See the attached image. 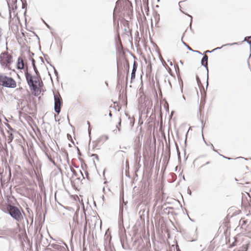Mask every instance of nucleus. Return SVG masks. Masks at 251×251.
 Returning <instances> with one entry per match:
<instances>
[{"label": "nucleus", "mask_w": 251, "mask_h": 251, "mask_svg": "<svg viewBox=\"0 0 251 251\" xmlns=\"http://www.w3.org/2000/svg\"><path fill=\"white\" fill-rule=\"evenodd\" d=\"M46 155H47V156L48 157L49 160H50V162H51L54 166H56V164L54 161V160L52 159L51 157L50 156V155H49L47 153H46Z\"/></svg>", "instance_id": "nucleus-19"}, {"label": "nucleus", "mask_w": 251, "mask_h": 251, "mask_svg": "<svg viewBox=\"0 0 251 251\" xmlns=\"http://www.w3.org/2000/svg\"><path fill=\"white\" fill-rule=\"evenodd\" d=\"M220 154V155L222 156L223 157H224L225 158H226V157L225 156H224L223 155H222V154Z\"/></svg>", "instance_id": "nucleus-50"}, {"label": "nucleus", "mask_w": 251, "mask_h": 251, "mask_svg": "<svg viewBox=\"0 0 251 251\" xmlns=\"http://www.w3.org/2000/svg\"><path fill=\"white\" fill-rule=\"evenodd\" d=\"M31 54L32 56H34V53H33V52H31Z\"/></svg>", "instance_id": "nucleus-58"}, {"label": "nucleus", "mask_w": 251, "mask_h": 251, "mask_svg": "<svg viewBox=\"0 0 251 251\" xmlns=\"http://www.w3.org/2000/svg\"><path fill=\"white\" fill-rule=\"evenodd\" d=\"M0 181L1 184H2V183H3V176H2V173H1L0 171Z\"/></svg>", "instance_id": "nucleus-30"}, {"label": "nucleus", "mask_w": 251, "mask_h": 251, "mask_svg": "<svg viewBox=\"0 0 251 251\" xmlns=\"http://www.w3.org/2000/svg\"><path fill=\"white\" fill-rule=\"evenodd\" d=\"M8 133V136L7 137V142L8 144L10 143L14 139V135L12 132H10L9 131H7Z\"/></svg>", "instance_id": "nucleus-13"}, {"label": "nucleus", "mask_w": 251, "mask_h": 251, "mask_svg": "<svg viewBox=\"0 0 251 251\" xmlns=\"http://www.w3.org/2000/svg\"><path fill=\"white\" fill-rule=\"evenodd\" d=\"M36 177L39 181V185L40 188H42V185H43V182L42 180V176H41L39 175H36Z\"/></svg>", "instance_id": "nucleus-16"}, {"label": "nucleus", "mask_w": 251, "mask_h": 251, "mask_svg": "<svg viewBox=\"0 0 251 251\" xmlns=\"http://www.w3.org/2000/svg\"><path fill=\"white\" fill-rule=\"evenodd\" d=\"M121 119L119 118V122H118V125L116 126L117 128H118V131H120V128L119 126H121Z\"/></svg>", "instance_id": "nucleus-26"}, {"label": "nucleus", "mask_w": 251, "mask_h": 251, "mask_svg": "<svg viewBox=\"0 0 251 251\" xmlns=\"http://www.w3.org/2000/svg\"><path fill=\"white\" fill-rule=\"evenodd\" d=\"M191 18V21L190 23V28L191 30H192V16L191 15H188Z\"/></svg>", "instance_id": "nucleus-34"}, {"label": "nucleus", "mask_w": 251, "mask_h": 251, "mask_svg": "<svg viewBox=\"0 0 251 251\" xmlns=\"http://www.w3.org/2000/svg\"><path fill=\"white\" fill-rule=\"evenodd\" d=\"M105 138L106 140H107L109 138L108 136V135H105Z\"/></svg>", "instance_id": "nucleus-48"}, {"label": "nucleus", "mask_w": 251, "mask_h": 251, "mask_svg": "<svg viewBox=\"0 0 251 251\" xmlns=\"http://www.w3.org/2000/svg\"><path fill=\"white\" fill-rule=\"evenodd\" d=\"M105 85H106V86L107 87L108 86V83L106 81H105Z\"/></svg>", "instance_id": "nucleus-56"}, {"label": "nucleus", "mask_w": 251, "mask_h": 251, "mask_svg": "<svg viewBox=\"0 0 251 251\" xmlns=\"http://www.w3.org/2000/svg\"><path fill=\"white\" fill-rule=\"evenodd\" d=\"M22 3V9H25V11L24 12V14L25 15H26V8H27V3L26 2V0H21V1Z\"/></svg>", "instance_id": "nucleus-15"}, {"label": "nucleus", "mask_w": 251, "mask_h": 251, "mask_svg": "<svg viewBox=\"0 0 251 251\" xmlns=\"http://www.w3.org/2000/svg\"><path fill=\"white\" fill-rule=\"evenodd\" d=\"M187 135H188V132H187L186 133V135H185V142H184V144H185V145H186V141H187Z\"/></svg>", "instance_id": "nucleus-39"}, {"label": "nucleus", "mask_w": 251, "mask_h": 251, "mask_svg": "<svg viewBox=\"0 0 251 251\" xmlns=\"http://www.w3.org/2000/svg\"><path fill=\"white\" fill-rule=\"evenodd\" d=\"M136 166L138 168H140L141 167V164H140V162H136Z\"/></svg>", "instance_id": "nucleus-38"}, {"label": "nucleus", "mask_w": 251, "mask_h": 251, "mask_svg": "<svg viewBox=\"0 0 251 251\" xmlns=\"http://www.w3.org/2000/svg\"><path fill=\"white\" fill-rule=\"evenodd\" d=\"M220 154V155L222 156L223 157H224L225 158H226V157L225 156H224L223 155H222V154Z\"/></svg>", "instance_id": "nucleus-51"}, {"label": "nucleus", "mask_w": 251, "mask_h": 251, "mask_svg": "<svg viewBox=\"0 0 251 251\" xmlns=\"http://www.w3.org/2000/svg\"><path fill=\"white\" fill-rule=\"evenodd\" d=\"M7 209L10 215L16 221L20 222L23 219L20 210L16 207L11 205L7 206Z\"/></svg>", "instance_id": "nucleus-3"}, {"label": "nucleus", "mask_w": 251, "mask_h": 251, "mask_svg": "<svg viewBox=\"0 0 251 251\" xmlns=\"http://www.w3.org/2000/svg\"><path fill=\"white\" fill-rule=\"evenodd\" d=\"M239 158H241L244 159L245 160H247V158H244V157H240Z\"/></svg>", "instance_id": "nucleus-55"}, {"label": "nucleus", "mask_w": 251, "mask_h": 251, "mask_svg": "<svg viewBox=\"0 0 251 251\" xmlns=\"http://www.w3.org/2000/svg\"><path fill=\"white\" fill-rule=\"evenodd\" d=\"M41 53L44 55V56L45 57V59H46V62H47V63L49 64L50 65V64L49 62L48 61V59H49V56L46 54H44L43 53V52L41 51Z\"/></svg>", "instance_id": "nucleus-24"}, {"label": "nucleus", "mask_w": 251, "mask_h": 251, "mask_svg": "<svg viewBox=\"0 0 251 251\" xmlns=\"http://www.w3.org/2000/svg\"><path fill=\"white\" fill-rule=\"evenodd\" d=\"M247 39H251V36H247L244 38V41H246Z\"/></svg>", "instance_id": "nucleus-40"}, {"label": "nucleus", "mask_w": 251, "mask_h": 251, "mask_svg": "<svg viewBox=\"0 0 251 251\" xmlns=\"http://www.w3.org/2000/svg\"><path fill=\"white\" fill-rule=\"evenodd\" d=\"M87 125H88V132L89 134H90V131H91V128H90V123L89 121H87Z\"/></svg>", "instance_id": "nucleus-32"}, {"label": "nucleus", "mask_w": 251, "mask_h": 251, "mask_svg": "<svg viewBox=\"0 0 251 251\" xmlns=\"http://www.w3.org/2000/svg\"><path fill=\"white\" fill-rule=\"evenodd\" d=\"M39 58H40V59L41 60V61L42 63H44V59H43V57H39Z\"/></svg>", "instance_id": "nucleus-43"}, {"label": "nucleus", "mask_w": 251, "mask_h": 251, "mask_svg": "<svg viewBox=\"0 0 251 251\" xmlns=\"http://www.w3.org/2000/svg\"><path fill=\"white\" fill-rule=\"evenodd\" d=\"M50 66L52 67V68L53 69V70H54V74L55 75L58 77V72L56 70V69L55 68L54 66L52 65L51 64H50Z\"/></svg>", "instance_id": "nucleus-25"}, {"label": "nucleus", "mask_w": 251, "mask_h": 251, "mask_svg": "<svg viewBox=\"0 0 251 251\" xmlns=\"http://www.w3.org/2000/svg\"><path fill=\"white\" fill-rule=\"evenodd\" d=\"M0 86L7 88H15L17 86V83L13 77L0 74Z\"/></svg>", "instance_id": "nucleus-2"}, {"label": "nucleus", "mask_w": 251, "mask_h": 251, "mask_svg": "<svg viewBox=\"0 0 251 251\" xmlns=\"http://www.w3.org/2000/svg\"><path fill=\"white\" fill-rule=\"evenodd\" d=\"M137 62L136 61H134L132 66V72L131 74V83L132 82V81L134 80L135 78L136 72L137 71Z\"/></svg>", "instance_id": "nucleus-8"}, {"label": "nucleus", "mask_w": 251, "mask_h": 251, "mask_svg": "<svg viewBox=\"0 0 251 251\" xmlns=\"http://www.w3.org/2000/svg\"><path fill=\"white\" fill-rule=\"evenodd\" d=\"M182 98L184 100H185V98L184 96H182Z\"/></svg>", "instance_id": "nucleus-59"}, {"label": "nucleus", "mask_w": 251, "mask_h": 251, "mask_svg": "<svg viewBox=\"0 0 251 251\" xmlns=\"http://www.w3.org/2000/svg\"><path fill=\"white\" fill-rule=\"evenodd\" d=\"M214 52V50H206V51H205L204 52V53H203V55H205V53H212V52Z\"/></svg>", "instance_id": "nucleus-35"}, {"label": "nucleus", "mask_w": 251, "mask_h": 251, "mask_svg": "<svg viewBox=\"0 0 251 251\" xmlns=\"http://www.w3.org/2000/svg\"><path fill=\"white\" fill-rule=\"evenodd\" d=\"M13 178H18L21 175L20 167L18 165H15L13 171Z\"/></svg>", "instance_id": "nucleus-7"}, {"label": "nucleus", "mask_w": 251, "mask_h": 251, "mask_svg": "<svg viewBox=\"0 0 251 251\" xmlns=\"http://www.w3.org/2000/svg\"><path fill=\"white\" fill-rule=\"evenodd\" d=\"M192 51L194 52H196V53H198V54H201V55H203V53H201V52L200 51H199V50H192Z\"/></svg>", "instance_id": "nucleus-36"}, {"label": "nucleus", "mask_w": 251, "mask_h": 251, "mask_svg": "<svg viewBox=\"0 0 251 251\" xmlns=\"http://www.w3.org/2000/svg\"><path fill=\"white\" fill-rule=\"evenodd\" d=\"M210 145L211 146V149L214 151L217 152V151L214 148L213 145L212 144H210Z\"/></svg>", "instance_id": "nucleus-37"}, {"label": "nucleus", "mask_w": 251, "mask_h": 251, "mask_svg": "<svg viewBox=\"0 0 251 251\" xmlns=\"http://www.w3.org/2000/svg\"><path fill=\"white\" fill-rule=\"evenodd\" d=\"M8 171H9V176L8 177L10 178L11 177L12 175V171L11 168L9 167H8Z\"/></svg>", "instance_id": "nucleus-33"}, {"label": "nucleus", "mask_w": 251, "mask_h": 251, "mask_svg": "<svg viewBox=\"0 0 251 251\" xmlns=\"http://www.w3.org/2000/svg\"><path fill=\"white\" fill-rule=\"evenodd\" d=\"M45 25H46V26H47L49 28H50V26L48 24H47V23H45Z\"/></svg>", "instance_id": "nucleus-46"}, {"label": "nucleus", "mask_w": 251, "mask_h": 251, "mask_svg": "<svg viewBox=\"0 0 251 251\" xmlns=\"http://www.w3.org/2000/svg\"><path fill=\"white\" fill-rule=\"evenodd\" d=\"M201 133H202V138H203V141H204L205 143L206 144V145L208 146L209 145L205 141V139H204L203 135V128H204V124L203 123V121L202 120H201Z\"/></svg>", "instance_id": "nucleus-18"}, {"label": "nucleus", "mask_w": 251, "mask_h": 251, "mask_svg": "<svg viewBox=\"0 0 251 251\" xmlns=\"http://www.w3.org/2000/svg\"><path fill=\"white\" fill-rule=\"evenodd\" d=\"M134 160L136 162H140L141 156L139 151H135L134 153Z\"/></svg>", "instance_id": "nucleus-11"}, {"label": "nucleus", "mask_w": 251, "mask_h": 251, "mask_svg": "<svg viewBox=\"0 0 251 251\" xmlns=\"http://www.w3.org/2000/svg\"><path fill=\"white\" fill-rule=\"evenodd\" d=\"M42 21L43 22V23L45 24V23H46L43 19H42Z\"/></svg>", "instance_id": "nucleus-63"}, {"label": "nucleus", "mask_w": 251, "mask_h": 251, "mask_svg": "<svg viewBox=\"0 0 251 251\" xmlns=\"http://www.w3.org/2000/svg\"><path fill=\"white\" fill-rule=\"evenodd\" d=\"M129 120V123L131 127H133L134 124L135 120L133 118H128Z\"/></svg>", "instance_id": "nucleus-22"}, {"label": "nucleus", "mask_w": 251, "mask_h": 251, "mask_svg": "<svg viewBox=\"0 0 251 251\" xmlns=\"http://www.w3.org/2000/svg\"><path fill=\"white\" fill-rule=\"evenodd\" d=\"M54 96V110L59 114L61 112V106L62 104V100L60 94L56 95L53 92Z\"/></svg>", "instance_id": "nucleus-5"}, {"label": "nucleus", "mask_w": 251, "mask_h": 251, "mask_svg": "<svg viewBox=\"0 0 251 251\" xmlns=\"http://www.w3.org/2000/svg\"><path fill=\"white\" fill-rule=\"evenodd\" d=\"M115 133H117V130H114L113 131Z\"/></svg>", "instance_id": "nucleus-61"}, {"label": "nucleus", "mask_w": 251, "mask_h": 251, "mask_svg": "<svg viewBox=\"0 0 251 251\" xmlns=\"http://www.w3.org/2000/svg\"><path fill=\"white\" fill-rule=\"evenodd\" d=\"M17 0H13L11 2V6H12V9L11 10H13V12H15V10L17 9Z\"/></svg>", "instance_id": "nucleus-14"}, {"label": "nucleus", "mask_w": 251, "mask_h": 251, "mask_svg": "<svg viewBox=\"0 0 251 251\" xmlns=\"http://www.w3.org/2000/svg\"><path fill=\"white\" fill-rule=\"evenodd\" d=\"M179 63L181 64V65H183V62L182 60H180L179 61Z\"/></svg>", "instance_id": "nucleus-47"}, {"label": "nucleus", "mask_w": 251, "mask_h": 251, "mask_svg": "<svg viewBox=\"0 0 251 251\" xmlns=\"http://www.w3.org/2000/svg\"><path fill=\"white\" fill-rule=\"evenodd\" d=\"M80 173H81V175L83 176V174H82V173L81 172V171H80Z\"/></svg>", "instance_id": "nucleus-62"}, {"label": "nucleus", "mask_w": 251, "mask_h": 251, "mask_svg": "<svg viewBox=\"0 0 251 251\" xmlns=\"http://www.w3.org/2000/svg\"><path fill=\"white\" fill-rule=\"evenodd\" d=\"M91 156L94 157L95 159H96L98 161H99V157L97 154H92Z\"/></svg>", "instance_id": "nucleus-29"}, {"label": "nucleus", "mask_w": 251, "mask_h": 251, "mask_svg": "<svg viewBox=\"0 0 251 251\" xmlns=\"http://www.w3.org/2000/svg\"><path fill=\"white\" fill-rule=\"evenodd\" d=\"M184 34V33H183L182 37H183ZM182 38L183 37L181 38V42H182V43L183 44V45H184L187 48V49L188 50L192 51V48L188 44H187L185 42H184L183 41Z\"/></svg>", "instance_id": "nucleus-20"}, {"label": "nucleus", "mask_w": 251, "mask_h": 251, "mask_svg": "<svg viewBox=\"0 0 251 251\" xmlns=\"http://www.w3.org/2000/svg\"><path fill=\"white\" fill-rule=\"evenodd\" d=\"M86 226H87V224H86L85 226L84 231H85L86 230Z\"/></svg>", "instance_id": "nucleus-54"}, {"label": "nucleus", "mask_w": 251, "mask_h": 251, "mask_svg": "<svg viewBox=\"0 0 251 251\" xmlns=\"http://www.w3.org/2000/svg\"><path fill=\"white\" fill-rule=\"evenodd\" d=\"M197 81L198 83L200 82V79L198 76H197Z\"/></svg>", "instance_id": "nucleus-44"}, {"label": "nucleus", "mask_w": 251, "mask_h": 251, "mask_svg": "<svg viewBox=\"0 0 251 251\" xmlns=\"http://www.w3.org/2000/svg\"><path fill=\"white\" fill-rule=\"evenodd\" d=\"M208 57L206 55H204L202 58L201 62V65L204 67L207 71V82H206V87L208 85Z\"/></svg>", "instance_id": "nucleus-6"}, {"label": "nucleus", "mask_w": 251, "mask_h": 251, "mask_svg": "<svg viewBox=\"0 0 251 251\" xmlns=\"http://www.w3.org/2000/svg\"><path fill=\"white\" fill-rule=\"evenodd\" d=\"M70 169H71V171L72 172L73 175H74L75 176H76L77 175V173L73 168L71 167Z\"/></svg>", "instance_id": "nucleus-28"}, {"label": "nucleus", "mask_w": 251, "mask_h": 251, "mask_svg": "<svg viewBox=\"0 0 251 251\" xmlns=\"http://www.w3.org/2000/svg\"><path fill=\"white\" fill-rule=\"evenodd\" d=\"M66 155H67V159L68 160V153H67V152H66Z\"/></svg>", "instance_id": "nucleus-60"}, {"label": "nucleus", "mask_w": 251, "mask_h": 251, "mask_svg": "<svg viewBox=\"0 0 251 251\" xmlns=\"http://www.w3.org/2000/svg\"><path fill=\"white\" fill-rule=\"evenodd\" d=\"M67 121H68V122H69V125H70V126H72V125H71V124H70V120H69V116H67Z\"/></svg>", "instance_id": "nucleus-42"}, {"label": "nucleus", "mask_w": 251, "mask_h": 251, "mask_svg": "<svg viewBox=\"0 0 251 251\" xmlns=\"http://www.w3.org/2000/svg\"><path fill=\"white\" fill-rule=\"evenodd\" d=\"M108 115L110 117H112V114L111 111L109 110Z\"/></svg>", "instance_id": "nucleus-41"}, {"label": "nucleus", "mask_w": 251, "mask_h": 251, "mask_svg": "<svg viewBox=\"0 0 251 251\" xmlns=\"http://www.w3.org/2000/svg\"><path fill=\"white\" fill-rule=\"evenodd\" d=\"M235 44H237V43H228V44H226L225 45H223V46H222L221 47H217V48H215L214 49H213L214 50V51L215 50H219L220 49H221L223 47H225V46H231V45H235Z\"/></svg>", "instance_id": "nucleus-17"}, {"label": "nucleus", "mask_w": 251, "mask_h": 251, "mask_svg": "<svg viewBox=\"0 0 251 251\" xmlns=\"http://www.w3.org/2000/svg\"><path fill=\"white\" fill-rule=\"evenodd\" d=\"M0 145L2 147V150H4V147L2 146V145L0 143Z\"/></svg>", "instance_id": "nucleus-52"}, {"label": "nucleus", "mask_w": 251, "mask_h": 251, "mask_svg": "<svg viewBox=\"0 0 251 251\" xmlns=\"http://www.w3.org/2000/svg\"><path fill=\"white\" fill-rule=\"evenodd\" d=\"M35 75H33L28 71V67L25 69V75L30 90L35 97H37L41 93L40 89L43 86L40 73L36 66L32 67Z\"/></svg>", "instance_id": "nucleus-1"}, {"label": "nucleus", "mask_w": 251, "mask_h": 251, "mask_svg": "<svg viewBox=\"0 0 251 251\" xmlns=\"http://www.w3.org/2000/svg\"><path fill=\"white\" fill-rule=\"evenodd\" d=\"M209 163H210V162H209V161H207V162L205 163V165H208V164H209Z\"/></svg>", "instance_id": "nucleus-49"}, {"label": "nucleus", "mask_w": 251, "mask_h": 251, "mask_svg": "<svg viewBox=\"0 0 251 251\" xmlns=\"http://www.w3.org/2000/svg\"><path fill=\"white\" fill-rule=\"evenodd\" d=\"M246 41L247 42V43L250 45V52H251V53H250V55H249V58H250V57H251V42H250L249 40H247V39H246Z\"/></svg>", "instance_id": "nucleus-31"}, {"label": "nucleus", "mask_w": 251, "mask_h": 251, "mask_svg": "<svg viewBox=\"0 0 251 251\" xmlns=\"http://www.w3.org/2000/svg\"><path fill=\"white\" fill-rule=\"evenodd\" d=\"M8 9H9V22H10L12 19L11 8V6L9 5L8 2Z\"/></svg>", "instance_id": "nucleus-21"}, {"label": "nucleus", "mask_w": 251, "mask_h": 251, "mask_svg": "<svg viewBox=\"0 0 251 251\" xmlns=\"http://www.w3.org/2000/svg\"><path fill=\"white\" fill-rule=\"evenodd\" d=\"M201 107H200V108H199V111H200V116H201Z\"/></svg>", "instance_id": "nucleus-53"}, {"label": "nucleus", "mask_w": 251, "mask_h": 251, "mask_svg": "<svg viewBox=\"0 0 251 251\" xmlns=\"http://www.w3.org/2000/svg\"><path fill=\"white\" fill-rule=\"evenodd\" d=\"M121 0H118L116 2V5H115V8L113 11V22H114V24L115 23V19H116V15H115L116 10L118 8H120V7H121Z\"/></svg>", "instance_id": "nucleus-10"}, {"label": "nucleus", "mask_w": 251, "mask_h": 251, "mask_svg": "<svg viewBox=\"0 0 251 251\" xmlns=\"http://www.w3.org/2000/svg\"><path fill=\"white\" fill-rule=\"evenodd\" d=\"M29 60L31 62L32 67L36 66L35 65V60L33 58H32L31 57H29Z\"/></svg>", "instance_id": "nucleus-23"}, {"label": "nucleus", "mask_w": 251, "mask_h": 251, "mask_svg": "<svg viewBox=\"0 0 251 251\" xmlns=\"http://www.w3.org/2000/svg\"><path fill=\"white\" fill-rule=\"evenodd\" d=\"M54 119H55V121L56 122H57V121H59V120H57V119H56V115L55 114H54Z\"/></svg>", "instance_id": "nucleus-45"}, {"label": "nucleus", "mask_w": 251, "mask_h": 251, "mask_svg": "<svg viewBox=\"0 0 251 251\" xmlns=\"http://www.w3.org/2000/svg\"><path fill=\"white\" fill-rule=\"evenodd\" d=\"M25 66L24 61L21 57H19L17 60V68L18 70H24L25 71Z\"/></svg>", "instance_id": "nucleus-9"}, {"label": "nucleus", "mask_w": 251, "mask_h": 251, "mask_svg": "<svg viewBox=\"0 0 251 251\" xmlns=\"http://www.w3.org/2000/svg\"><path fill=\"white\" fill-rule=\"evenodd\" d=\"M226 159H228V160L231 159V158L227 157H226Z\"/></svg>", "instance_id": "nucleus-57"}, {"label": "nucleus", "mask_w": 251, "mask_h": 251, "mask_svg": "<svg viewBox=\"0 0 251 251\" xmlns=\"http://www.w3.org/2000/svg\"><path fill=\"white\" fill-rule=\"evenodd\" d=\"M6 126L9 130L11 131H15V129L11 127L9 124H7Z\"/></svg>", "instance_id": "nucleus-27"}, {"label": "nucleus", "mask_w": 251, "mask_h": 251, "mask_svg": "<svg viewBox=\"0 0 251 251\" xmlns=\"http://www.w3.org/2000/svg\"><path fill=\"white\" fill-rule=\"evenodd\" d=\"M13 57L7 52H2L0 55V64L2 66L8 68L12 62Z\"/></svg>", "instance_id": "nucleus-4"}, {"label": "nucleus", "mask_w": 251, "mask_h": 251, "mask_svg": "<svg viewBox=\"0 0 251 251\" xmlns=\"http://www.w3.org/2000/svg\"><path fill=\"white\" fill-rule=\"evenodd\" d=\"M170 65H172V62H170Z\"/></svg>", "instance_id": "nucleus-64"}, {"label": "nucleus", "mask_w": 251, "mask_h": 251, "mask_svg": "<svg viewBox=\"0 0 251 251\" xmlns=\"http://www.w3.org/2000/svg\"><path fill=\"white\" fill-rule=\"evenodd\" d=\"M143 4L145 9L146 10H147V11H146L147 14H148V13L149 12V0H143Z\"/></svg>", "instance_id": "nucleus-12"}]
</instances>
